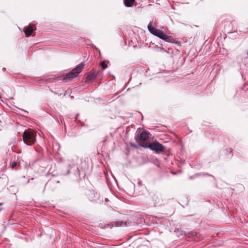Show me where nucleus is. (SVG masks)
Instances as JSON below:
<instances>
[{
  "mask_svg": "<svg viewBox=\"0 0 248 248\" xmlns=\"http://www.w3.org/2000/svg\"><path fill=\"white\" fill-rule=\"evenodd\" d=\"M152 24V22H150L148 25V29L152 34L167 42L172 43L175 42L173 37L165 34L162 31L153 27Z\"/></svg>",
  "mask_w": 248,
  "mask_h": 248,
  "instance_id": "1",
  "label": "nucleus"
},
{
  "mask_svg": "<svg viewBox=\"0 0 248 248\" xmlns=\"http://www.w3.org/2000/svg\"><path fill=\"white\" fill-rule=\"evenodd\" d=\"M36 134L35 131L32 130L25 131L23 134V139L26 144L31 145L36 141Z\"/></svg>",
  "mask_w": 248,
  "mask_h": 248,
  "instance_id": "2",
  "label": "nucleus"
},
{
  "mask_svg": "<svg viewBox=\"0 0 248 248\" xmlns=\"http://www.w3.org/2000/svg\"><path fill=\"white\" fill-rule=\"evenodd\" d=\"M84 67V64L82 63L79 64L69 73L67 74L63 78V79L66 81L71 80L74 78L76 77L81 72Z\"/></svg>",
  "mask_w": 248,
  "mask_h": 248,
  "instance_id": "3",
  "label": "nucleus"
},
{
  "mask_svg": "<svg viewBox=\"0 0 248 248\" xmlns=\"http://www.w3.org/2000/svg\"><path fill=\"white\" fill-rule=\"evenodd\" d=\"M141 147L144 148H150L157 154H160L165 150L164 146L157 141L150 143L149 145L142 144Z\"/></svg>",
  "mask_w": 248,
  "mask_h": 248,
  "instance_id": "4",
  "label": "nucleus"
},
{
  "mask_svg": "<svg viewBox=\"0 0 248 248\" xmlns=\"http://www.w3.org/2000/svg\"><path fill=\"white\" fill-rule=\"evenodd\" d=\"M149 133L146 131H143L140 135H138L135 138L137 142L140 143V146L141 147L142 144H147L145 141L149 138Z\"/></svg>",
  "mask_w": 248,
  "mask_h": 248,
  "instance_id": "5",
  "label": "nucleus"
},
{
  "mask_svg": "<svg viewBox=\"0 0 248 248\" xmlns=\"http://www.w3.org/2000/svg\"><path fill=\"white\" fill-rule=\"evenodd\" d=\"M99 71L95 69H92L86 78V82L89 83L91 81L94 79L99 74Z\"/></svg>",
  "mask_w": 248,
  "mask_h": 248,
  "instance_id": "6",
  "label": "nucleus"
},
{
  "mask_svg": "<svg viewBox=\"0 0 248 248\" xmlns=\"http://www.w3.org/2000/svg\"><path fill=\"white\" fill-rule=\"evenodd\" d=\"M151 199L155 206H156L157 204L160 203L163 201L161 195L156 192L152 195Z\"/></svg>",
  "mask_w": 248,
  "mask_h": 248,
  "instance_id": "7",
  "label": "nucleus"
},
{
  "mask_svg": "<svg viewBox=\"0 0 248 248\" xmlns=\"http://www.w3.org/2000/svg\"><path fill=\"white\" fill-rule=\"evenodd\" d=\"M87 195L89 200L91 201H95L99 197V194L93 190H90Z\"/></svg>",
  "mask_w": 248,
  "mask_h": 248,
  "instance_id": "8",
  "label": "nucleus"
},
{
  "mask_svg": "<svg viewBox=\"0 0 248 248\" xmlns=\"http://www.w3.org/2000/svg\"><path fill=\"white\" fill-rule=\"evenodd\" d=\"M33 31V29L31 26H28L27 28H25L24 32L27 37H29L31 35Z\"/></svg>",
  "mask_w": 248,
  "mask_h": 248,
  "instance_id": "9",
  "label": "nucleus"
},
{
  "mask_svg": "<svg viewBox=\"0 0 248 248\" xmlns=\"http://www.w3.org/2000/svg\"><path fill=\"white\" fill-rule=\"evenodd\" d=\"M135 0H124V5L127 7L132 6Z\"/></svg>",
  "mask_w": 248,
  "mask_h": 248,
  "instance_id": "10",
  "label": "nucleus"
},
{
  "mask_svg": "<svg viewBox=\"0 0 248 248\" xmlns=\"http://www.w3.org/2000/svg\"><path fill=\"white\" fill-rule=\"evenodd\" d=\"M100 65L103 70H105L107 68V64L105 63V62L103 61L100 63Z\"/></svg>",
  "mask_w": 248,
  "mask_h": 248,
  "instance_id": "11",
  "label": "nucleus"
},
{
  "mask_svg": "<svg viewBox=\"0 0 248 248\" xmlns=\"http://www.w3.org/2000/svg\"><path fill=\"white\" fill-rule=\"evenodd\" d=\"M16 165H17V163L16 162H13L12 164H11V166L13 168L16 167Z\"/></svg>",
  "mask_w": 248,
  "mask_h": 248,
  "instance_id": "12",
  "label": "nucleus"
},
{
  "mask_svg": "<svg viewBox=\"0 0 248 248\" xmlns=\"http://www.w3.org/2000/svg\"><path fill=\"white\" fill-rule=\"evenodd\" d=\"M138 185L139 186H141L142 185V182L140 181V180H139V182H138Z\"/></svg>",
  "mask_w": 248,
  "mask_h": 248,
  "instance_id": "13",
  "label": "nucleus"
},
{
  "mask_svg": "<svg viewBox=\"0 0 248 248\" xmlns=\"http://www.w3.org/2000/svg\"><path fill=\"white\" fill-rule=\"evenodd\" d=\"M131 146H132V147H134L135 148H138V147H137V146L136 145H134V144H131Z\"/></svg>",
  "mask_w": 248,
  "mask_h": 248,
  "instance_id": "14",
  "label": "nucleus"
},
{
  "mask_svg": "<svg viewBox=\"0 0 248 248\" xmlns=\"http://www.w3.org/2000/svg\"><path fill=\"white\" fill-rule=\"evenodd\" d=\"M51 183V181L48 182H47V183L46 184V185H49V184H50Z\"/></svg>",
  "mask_w": 248,
  "mask_h": 248,
  "instance_id": "15",
  "label": "nucleus"
},
{
  "mask_svg": "<svg viewBox=\"0 0 248 248\" xmlns=\"http://www.w3.org/2000/svg\"><path fill=\"white\" fill-rule=\"evenodd\" d=\"M195 234V235L197 236V234L196 233V232H195L194 233Z\"/></svg>",
  "mask_w": 248,
  "mask_h": 248,
  "instance_id": "16",
  "label": "nucleus"
},
{
  "mask_svg": "<svg viewBox=\"0 0 248 248\" xmlns=\"http://www.w3.org/2000/svg\"><path fill=\"white\" fill-rule=\"evenodd\" d=\"M195 234V235L197 236V234L196 233V232H195L194 233Z\"/></svg>",
  "mask_w": 248,
  "mask_h": 248,
  "instance_id": "17",
  "label": "nucleus"
}]
</instances>
